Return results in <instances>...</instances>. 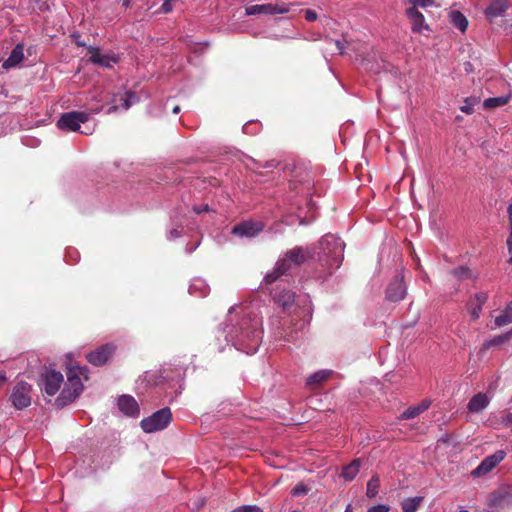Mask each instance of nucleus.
<instances>
[{
    "mask_svg": "<svg viewBox=\"0 0 512 512\" xmlns=\"http://www.w3.org/2000/svg\"><path fill=\"white\" fill-rule=\"evenodd\" d=\"M221 333L235 349L246 354L256 353L263 337L262 317L258 308L252 304L232 306Z\"/></svg>",
    "mask_w": 512,
    "mask_h": 512,
    "instance_id": "obj_1",
    "label": "nucleus"
},
{
    "mask_svg": "<svg viewBox=\"0 0 512 512\" xmlns=\"http://www.w3.org/2000/svg\"><path fill=\"white\" fill-rule=\"evenodd\" d=\"M344 248V242L333 234H326L319 241L318 260L329 274H332L342 264Z\"/></svg>",
    "mask_w": 512,
    "mask_h": 512,
    "instance_id": "obj_2",
    "label": "nucleus"
},
{
    "mask_svg": "<svg viewBox=\"0 0 512 512\" xmlns=\"http://www.w3.org/2000/svg\"><path fill=\"white\" fill-rule=\"evenodd\" d=\"M86 367L71 366L66 371L67 381L55 400L57 408L61 409L78 398L84 390L83 379L87 380Z\"/></svg>",
    "mask_w": 512,
    "mask_h": 512,
    "instance_id": "obj_3",
    "label": "nucleus"
},
{
    "mask_svg": "<svg viewBox=\"0 0 512 512\" xmlns=\"http://www.w3.org/2000/svg\"><path fill=\"white\" fill-rule=\"evenodd\" d=\"M309 255V250L304 249L303 247H295L291 250H288L282 257L277 260L273 270L265 275L264 282L266 284H272L276 282L292 267H298L303 264Z\"/></svg>",
    "mask_w": 512,
    "mask_h": 512,
    "instance_id": "obj_4",
    "label": "nucleus"
},
{
    "mask_svg": "<svg viewBox=\"0 0 512 512\" xmlns=\"http://www.w3.org/2000/svg\"><path fill=\"white\" fill-rule=\"evenodd\" d=\"M91 97L98 103H106L110 100V105L105 111L107 114H111L119 110L126 111L134 103L139 101V97L133 92L117 93L112 96H110V93L108 92H95Z\"/></svg>",
    "mask_w": 512,
    "mask_h": 512,
    "instance_id": "obj_5",
    "label": "nucleus"
},
{
    "mask_svg": "<svg viewBox=\"0 0 512 512\" xmlns=\"http://www.w3.org/2000/svg\"><path fill=\"white\" fill-rule=\"evenodd\" d=\"M183 377L184 370L180 366L163 368L159 371L147 372L145 374V380L149 385L158 386L167 383L169 388L178 387L180 391L183 389Z\"/></svg>",
    "mask_w": 512,
    "mask_h": 512,
    "instance_id": "obj_6",
    "label": "nucleus"
},
{
    "mask_svg": "<svg viewBox=\"0 0 512 512\" xmlns=\"http://www.w3.org/2000/svg\"><path fill=\"white\" fill-rule=\"evenodd\" d=\"M172 421V413L170 408L164 407L152 415L144 418L140 422V426L145 433H154L164 430Z\"/></svg>",
    "mask_w": 512,
    "mask_h": 512,
    "instance_id": "obj_7",
    "label": "nucleus"
},
{
    "mask_svg": "<svg viewBox=\"0 0 512 512\" xmlns=\"http://www.w3.org/2000/svg\"><path fill=\"white\" fill-rule=\"evenodd\" d=\"M63 381L64 377L60 371L46 368L40 375L39 386L45 394L54 396L59 391Z\"/></svg>",
    "mask_w": 512,
    "mask_h": 512,
    "instance_id": "obj_8",
    "label": "nucleus"
},
{
    "mask_svg": "<svg viewBox=\"0 0 512 512\" xmlns=\"http://www.w3.org/2000/svg\"><path fill=\"white\" fill-rule=\"evenodd\" d=\"M90 113L86 111H71L63 113L57 121V127L64 131H77L81 124L89 120Z\"/></svg>",
    "mask_w": 512,
    "mask_h": 512,
    "instance_id": "obj_9",
    "label": "nucleus"
},
{
    "mask_svg": "<svg viewBox=\"0 0 512 512\" xmlns=\"http://www.w3.org/2000/svg\"><path fill=\"white\" fill-rule=\"evenodd\" d=\"M31 385L27 382L20 381L18 382L10 395V401L12 405L18 409L22 410L28 407L31 404Z\"/></svg>",
    "mask_w": 512,
    "mask_h": 512,
    "instance_id": "obj_10",
    "label": "nucleus"
},
{
    "mask_svg": "<svg viewBox=\"0 0 512 512\" xmlns=\"http://www.w3.org/2000/svg\"><path fill=\"white\" fill-rule=\"evenodd\" d=\"M506 453L504 450H497L495 453L486 456L480 464L471 472L473 477H481L490 473L501 461Z\"/></svg>",
    "mask_w": 512,
    "mask_h": 512,
    "instance_id": "obj_11",
    "label": "nucleus"
},
{
    "mask_svg": "<svg viewBox=\"0 0 512 512\" xmlns=\"http://www.w3.org/2000/svg\"><path fill=\"white\" fill-rule=\"evenodd\" d=\"M290 4L281 2V3H267V4H256L251 5L246 8V13L248 15H257V14H267V15H275V14H286L290 11Z\"/></svg>",
    "mask_w": 512,
    "mask_h": 512,
    "instance_id": "obj_12",
    "label": "nucleus"
},
{
    "mask_svg": "<svg viewBox=\"0 0 512 512\" xmlns=\"http://www.w3.org/2000/svg\"><path fill=\"white\" fill-rule=\"evenodd\" d=\"M407 294V287L403 281V275L397 274L388 284L385 291V298L390 302H399Z\"/></svg>",
    "mask_w": 512,
    "mask_h": 512,
    "instance_id": "obj_13",
    "label": "nucleus"
},
{
    "mask_svg": "<svg viewBox=\"0 0 512 512\" xmlns=\"http://www.w3.org/2000/svg\"><path fill=\"white\" fill-rule=\"evenodd\" d=\"M264 229L262 222L244 221L232 228V234L239 237L253 238L256 237Z\"/></svg>",
    "mask_w": 512,
    "mask_h": 512,
    "instance_id": "obj_14",
    "label": "nucleus"
},
{
    "mask_svg": "<svg viewBox=\"0 0 512 512\" xmlns=\"http://www.w3.org/2000/svg\"><path fill=\"white\" fill-rule=\"evenodd\" d=\"M115 352V346L107 343L87 354L86 358L89 363L95 366L104 365Z\"/></svg>",
    "mask_w": 512,
    "mask_h": 512,
    "instance_id": "obj_15",
    "label": "nucleus"
},
{
    "mask_svg": "<svg viewBox=\"0 0 512 512\" xmlns=\"http://www.w3.org/2000/svg\"><path fill=\"white\" fill-rule=\"evenodd\" d=\"M512 499V494L506 491H494L487 497L486 505L489 512L503 509Z\"/></svg>",
    "mask_w": 512,
    "mask_h": 512,
    "instance_id": "obj_16",
    "label": "nucleus"
},
{
    "mask_svg": "<svg viewBox=\"0 0 512 512\" xmlns=\"http://www.w3.org/2000/svg\"><path fill=\"white\" fill-rule=\"evenodd\" d=\"M406 14L410 19L413 32L421 33L423 30H429V26L425 22L424 15L418 9H416V7L408 8L406 10Z\"/></svg>",
    "mask_w": 512,
    "mask_h": 512,
    "instance_id": "obj_17",
    "label": "nucleus"
},
{
    "mask_svg": "<svg viewBox=\"0 0 512 512\" xmlns=\"http://www.w3.org/2000/svg\"><path fill=\"white\" fill-rule=\"evenodd\" d=\"M89 61L93 64H109L110 62L118 63L121 61L119 54H101L98 48H88Z\"/></svg>",
    "mask_w": 512,
    "mask_h": 512,
    "instance_id": "obj_18",
    "label": "nucleus"
},
{
    "mask_svg": "<svg viewBox=\"0 0 512 512\" xmlns=\"http://www.w3.org/2000/svg\"><path fill=\"white\" fill-rule=\"evenodd\" d=\"M119 410L129 417L139 415V406L136 400L130 395H122L117 402Z\"/></svg>",
    "mask_w": 512,
    "mask_h": 512,
    "instance_id": "obj_19",
    "label": "nucleus"
},
{
    "mask_svg": "<svg viewBox=\"0 0 512 512\" xmlns=\"http://www.w3.org/2000/svg\"><path fill=\"white\" fill-rule=\"evenodd\" d=\"M510 4L508 0H494L486 8L485 14L489 22H493L495 18L503 16L508 10Z\"/></svg>",
    "mask_w": 512,
    "mask_h": 512,
    "instance_id": "obj_20",
    "label": "nucleus"
},
{
    "mask_svg": "<svg viewBox=\"0 0 512 512\" xmlns=\"http://www.w3.org/2000/svg\"><path fill=\"white\" fill-rule=\"evenodd\" d=\"M491 398L483 392L475 394L468 402L467 409L471 413H479L490 403Z\"/></svg>",
    "mask_w": 512,
    "mask_h": 512,
    "instance_id": "obj_21",
    "label": "nucleus"
},
{
    "mask_svg": "<svg viewBox=\"0 0 512 512\" xmlns=\"http://www.w3.org/2000/svg\"><path fill=\"white\" fill-rule=\"evenodd\" d=\"M189 293L195 297L203 298L210 293V287L205 279L196 277L192 279L189 285Z\"/></svg>",
    "mask_w": 512,
    "mask_h": 512,
    "instance_id": "obj_22",
    "label": "nucleus"
},
{
    "mask_svg": "<svg viewBox=\"0 0 512 512\" xmlns=\"http://www.w3.org/2000/svg\"><path fill=\"white\" fill-rule=\"evenodd\" d=\"M450 23L461 32H465L468 27V20L463 13L453 10L449 13Z\"/></svg>",
    "mask_w": 512,
    "mask_h": 512,
    "instance_id": "obj_23",
    "label": "nucleus"
},
{
    "mask_svg": "<svg viewBox=\"0 0 512 512\" xmlns=\"http://www.w3.org/2000/svg\"><path fill=\"white\" fill-rule=\"evenodd\" d=\"M450 274L455 277L458 281H464L467 279L476 280L477 274H474L468 266H459L450 271Z\"/></svg>",
    "mask_w": 512,
    "mask_h": 512,
    "instance_id": "obj_24",
    "label": "nucleus"
},
{
    "mask_svg": "<svg viewBox=\"0 0 512 512\" xmlns=\"http://www.w3.org/2000/svg\"><path fill=\"white\" fill-rule=\"evenodd\" d=\"M276 302L280 305L284 310L289 309L295 302V293L290 290L281 291L277 297Z\"/></svg>",
    "mask_w": 512,
    "mask_h": 512,
    "instance_id": "obj_25",
    "label": "nucleus"
},
{
    "mask_svg": "<svg viewBox=\"0 0 512 512\" xmlns=\"http://www.w3.org/2000/svg\"><path fill=\"white\" fill-rule=\"evenodd\" d=\"M326 42L333 45L334 49H327L330 54H338V55H344L347 45L349 44L347 38L345 35L342 36V39L333 40L331 38H326Z\"/></svg>",
    "mask_w": 512,
    "mask_h": 512,
    "instance_id": "obj_26",
    "label": "nucleus"
},
{
    "mask_svg": "<svg viewBox=\"0 0 512 512\" xmlns=\"http://www.w3.org/2000/svg\"><path fill=\"white\" fill-rule=\"evenodd\" d=\"M360 464V460L355 459L350 464L346 465L342 470V477L347 481L353 480L359 473Z\"/></svg>",
    "mask_w": 512,
    "mask_h": 512,
    "instance_id": "obj_27",
    "label": "nucleus"
},
{
    "mask_svg": "<svg viewBox=\"0 0 512 512\" xmlns=\"http://www.w3.org/2000/svg\"><path fill=\"white\" fill-rule=\"evenodd\" d=\"M331 374H332L331 370H327V369L318 370L315 373L311 374L307 378L306 383L309 386L321 384V383L325 382L330 377Z\"/></svg>",
    "mask_w": 512,
    "mask_h": 512,
    "instance_id": "obj_28",
    "label": "nucleus"
},
{
    "mask_svg": "<svg viewBox=\"0 0 512 512\" xmlns=\"http://www.w3.org/2000/svg\"><path fill=\"white\" fill-rule=\"evenodd\" d=\"M422 501V496H415L404 499L401 502L402 512H416Z\"/></svg>",
    "mask_w": 512,
    "mask_h": 512,
    "instance_id": "obj_29",
    "label": "nucleus"
},
{
    "mask_svg": "<svg viewBox=\"0 0 512 512\" xmlns=\"http://www.w3.org/2000/svg\"><path fill=\"white\" fill-rule=\"evenodd\" d=\"M510 100V95H502L498 97H490L484 100L483 106L486 109H493L496 107L504 106Z\"/></svg>",
    "mask_w": 512,
    "mask_h": 512,
    "instance_id": "obj_30",
    "label": "nucleus"
},
{
    "mask_svg": "<svg viewBox=\"0 0 512 512\" xmlns=\"http://www.w3.org/2000/svg\"><path fill=\"white\" fill-rule=\"evenodd\" d=\"M494 321L497 327L512 323V302L507 305V307L495 318Z\"/></svg>",
    "mask_w": 512,
    "mask_h": 512,
    "instance_id": "obj_31",
    "label": "nucleus"
},
{
    "mask_svg": "<svg viewBox=\"0 0 512 512\" xmlns=\"http://www.w3.org/2000/svg\"><path fill=\"white\" fill-rule=\"evenodd\" d=\"M24 59V46L18 44L12 50L9 58L3 64H21Z\"/></svg>",
    "mask_w": 512,
    "mask_h": 512,
    "instance_id": "obj_32",
    "label": "nucleus"
},
{
    "mask_svg": "<svg viewBox=\"0 0 512 512\" xmlns=\"http://www.w3.org/2000/svg\"><path fill=\"white\" fill-rule=\"evenodd\" d=\"M379 490V477L373 476L367 483L366 495L368 498H374Z\"/></svg>",
    "mask_w": 512,
    "mask_h": 512,
    "instance_id": "obj_33",
    "label": "nucleus"
},
{
    "mask_svg": "<svg viewBox=\"0 0 512 512\" xmlns=\"http://www.w3.org/2000/svg\"><path fill=\"white\" fill-rule=\"evenodd\" d=\"M477 103L476 98L467 97L464 100V105L460 107V110L465 114H472L474 112V105Z\"/></svg>",
    "mask_w": 512,
    "mask_h": 512,
    "instance_id": "obj_34",
    "label": "nucleus"
},
{
    "mask_svg": "<svg viewBox=\"0 0 512 512\" xmlns=\"http://www.w3.org/2000/svg\"><path fill=\"white\" fill-rule=\"evenodd\" d=\"M80 258L79 252L74 248H68L65 252V261L69 264L76 263Z\"/></svg>",
    "mask_w": 512,
    "mask_h": 512,
    "instance_id": "obj_35",
    "label": "nucleus"
},
{
    "mask_svg": "<svg viewBox=\"0 0 512 512\" xmlns=\"http://www.w3.org/2000/svg\"><path fill=\"white\" fill-rule=\"evenodd\" d=\"M421 414L419 408L415 405V406H410L409 408H407L402 414H401V418L402 419H413L417 416H419Z\"/></svg>",
    "mask_w": 512,
    "mask_h": 512,
    "instance_id": "obj_36",
    "label": "nucleus"
},
{
    "mask_svg": "<svg viewBox=\"0 0 512 512\" xmlns=\"http://www.w3.org/2000/svg\"><path fill=\"white\" fill-rule=\"evenodd\" d=\"M308 493V488L303 483H298L291 490V495L294 497L306 495Z\"/></svg>",
    "mask_w": 512,
    "mask_h": 512,
    "instance_id": "obj_37",
    "label": "nucleus"
},
{
    "mask_svg": "<svg viewBox=\"0 0 512 512\" xmlns=\"http://www.w3.org/2000/svg\"><path fill=\"white\" fill-rule=\"evenodd\" d=\"M412 4V7L418 8H427L433 6L435 4V0H409Z\"/></svg>",
    "mask_w": 512,
    "mask_h": 512,
    "instance_id": "obj_38",
    "label": "nucleus"
},
{
    "mask_svg": "<svg viewBox=\"0 0 512 512\" xmlns=\"http://www.w3.org/2000/svg\"><path fill=\"white\" fill-rule=\"evenodd\" d=\"M242 130L245 134H256L259 131V124L249 121L243 125Z\"/></svg>",
    "mask_w": 512,
    "mask_h": 512,
    "instance_id": "obj_39",
    "label": "nucleus"
},
{
    "mask_svg": "<svg viewBox=\"0 0 512 512\" xmlns=\"http://www.w3.org/2000/svg\"><path fill=\"white\" fill-rule=\"evenodd\" d=\"M71 40L72 42L78 46V47H85V48H89L91 47L90 45L87 44V42H85L84 40L81 39V35L78 33V32H73L71 35Z\"/></svg>",
    "mask_w": 512,
    "mask_h": 512,
    "instance_id": "obj_40",
    "label": "nucleus"
},
{
    "mask_svg": "<svg viewBox=\"0 0 512 512\" xmlns=\"http://www.w3.org/2000/svg\"><path fill=\"white\" fill-rule=\"evenodd\" d=\"M487 299H488V294L487 293H485V292H478V293L475 294L473 302H474V304L483 307V305L485 304Z\"/></svg>",
    "mask_w": 512,
    "mask_h": 512,
    "instance_id": "obj_41",
    "label": "nucleus"
},
{
    "mask_svg": "<svg viewBox=\"0 0 512 512\" xmlns=\"http://www.w3.org/2000/svg\"><path fill=\"white\" fill-rule=\"evenodd\" d=\"M481 311V306L474 304V302L470 304V315L473 320H477L480 317Z\"/></svg>",
    "mask_w": 512,
    "mask_h": 512,
    "instance_id": "obj_42",
    "label": "nucleus"
},
{
    "mask_svg": "<svg viewBox=\"0 0 512 512\" xmlns=\"http://www.w3.org/2000/svg\"><path fill=\"white\" fill-rule=\"evenodd\" d=\"M8 121H9V116H7V115L0 116V137L2 135H5L8 132V125H7Z\"/></svg>",
    "mask_w": 512,
    "mask_h": 512,
    "instance_id": "obj_43",
    "label": "nucleus"
},
{
    "mask_svg": "<svg viewBox=\"0 0 512 512\" xmlns=\"http://www.w3.org/2000/svg\"><path fill=\"white\" fill-rule=\"evenodd\" d=\"M390 507L386 504H377L368 508L367 512H389Z\"/></svg>",
    "mask_w": 512,
    "mask_h": 512,
    "instance_id": "obj_44",
    "label": "nucleus"
},
{
    "mask_svg": "<svg viewBox=\"0 0 512 512\" xmlns=\"http://www.w3.org/2000/svg\"><path fill=\"white\" fill-rule=\"evenodd\" d=\"M304 15H305V19L309 22H314L318 18L317 13L311 9L304 10Z\"/></svg>",
    "mask_w": 512,
    "mask_h": 512,
    "instance_id": "obj_45",
    "label": "nucleus"
},
{
    "mask_svg": "<svg viewBox=\"0 0 512 512\" xmlns=\"http://www.w3.org/2000/svg\"><path fill=\"white\" fill-rule=\"evenodd\" d=\"M173 10L172 4L170 1L165 0L164 3L160 7V12L167 14L170 13Z\"/></svg>",
    "mask_w": 512,
    "mask_h": 512,
    "instance_id": "obj_46",
    "label": "nucleus"
},
{
    "mask_svg": "<svg viewBox=\"0 0 512 512\" xmlns=\"http://www.w3.org/2000/svg\"><path fill=\"white\" fill-rule=\"evenodd\" d=\"M181 236V231L177 228H173L169 231L167 238L168 240H174Z\"/></svg>",
    "mask_w": 512,
    "mask_h": 512,
    "instance_id": "obj_47",
    "label": "nucleus"
},
{
    "mask_svg": "<svg viewBox=\"0 0 512 512\" xmlns=\"http://www.w3.org/2000/svg\"><path fill=\"white\" fill-rule=\"evenodd\" d=\"M501 423L506 426H512V413H507L502 417Z\"/></svg>",
    "mask_w": 512,
    "mask_h": 512,
    "instance_id": "obj_48",
    "label": "nucleus"
},
{
    "mask_svg": "<svg viewBox=\"0 0 512 512\" xmlns=\"http://www.w3.org/2000/svg\"><path fill=\"white\" fill-rule=\"evenodd\" d=\"M431 401L428 399L423 400L420 404L416 405L420 412L423 413L430 407Z\"/></svg>",
    "mask_w": 512,
    "mask_h": 512,
    "instance_id": "obj_49",
    "label": "nucleus"
},
{
    "mask_svg": "<svg viewBox=\"0 0 512 512\" xmlns=\"http://www.w3.org/2000/svg\"><path fill=\"white\" fill-rule=\"evenodd\" d=\"M310 300H309V297L307 296L306 299H305V304L303 306V313L306 314V315H311V306H310Z\"/></svg>",
    "mask_w": 512,
    "mask_h": 512,
    "instance_id": "obj_50",
    "label": "nucleus"
},
{
    "mask_svg": "<svg viewBox=\"0 0 512 512\" xmlns=\"http://www.w3.org/2000/svg\"><path fill=\"white\" fill-rule=\"evenodd\" d=\"M209 210V206L207 204L205 205H201V206H194L193 207V211L196 213V214H200L204 211H208Z\"/></svg>",
    "mask_w": 512,
    "mask_h": 512,
    "instance_id": "obj_51",
    "label": "nucleus"
},
{
    "mask_svg": "<svg viewBox=\"0 0 512 512\" xmlns=\"http://www.w3.org/2000/svg\"><path fill=\"white\" fill-rule=\"evenodd\" d=\"M198 246H199V242H198V243H196L195 245H192V246L187 245V246H186V252H187L188 254H191L193 251H195V250H196V248H197Z\"/></svg>",
    "mask_w": 512,
    "mask_h": 512,
    "instance_id": "obj_52",
    "label": "nucleus"
},
{
    "mask_svg": "<svg viewBox=\"0 0 512 512\" xmlns=\"http://www.w3.org/2000/svg\"><path fill=\"white\" fill-rule=\"evenodd\" d=\"M103 109H104V105L89 108L91 113H98V112L102 111Z\"/></svg>",
    "mask_w": 512,
    "mask_h": 512,
    "instance_id": "obj_53",
    "label": "nucleus"
},
{
    "mask_svg": "<svg viewBox=\"0 0 512 512\" xmlns=\"http://www.w3.org/2000/svg\"><path fill=\"white\" fill-rule=\"evenodd\" d=\"M277 166V162L275 160L266 162V164L263 166L265 168H274Z\"/></svg>",
    "mask_w": 512,
    "mask_h": 512,
    "instance_id": "obj_54",
    "label": "nucleus"
},
{
    "mask_svg": "<svg viewBox=\"0 0 512 512\" xmlns=\"http://www.w3.org/2000/svg\"><path fill=\"white\" fill-rule=\"evenodd\" d=\"M7 380L6 373L4 371H0V386L4 384Z\"/></svg>",
    "mask_w": 512,
    "mask_h": 512,
    "instance_id": "obj_55",
    "label": "nucleus"
},
{
    "mask_svg": "<svg viewBox=\"0 0 512 512\" xmlns=\"http://www.w3.org/2000/svg\"><path fill=\"white\" fill-rule=\"evenodd\" d=\"M506 244H507L508 252L512 256V239L511 238H507Z\"/></svg>",
    "mask_w": 512,
    "mask_h": 512,
    "instance_id": "obj_56",
    "label": "nucleus"
},
{
    "mask_svg": "<svg viewBox=\"0 0 512 512\" xmlns=\"http://www.w3.org/2000/svg\"><path fill=\"white\" fill-rule=\"evenodd\" d=\"M509 222H512V204H510L507 208Z\"/></svg>",
    "mask_w": 512,
    "mask_h": 512,
    "instance_id": "obj_57",
    "label": "nucleus"
},
{
    "mask_svg": "<svg viewBox=\"0 0 512 512\" xmlns=\"http://www.w3.org/2000/svg\"><path fill=\"white\" fill-rule=\"evenodd\" d=\"M172 112L174 114H178L180 112V106H178V105L174 106L173 109H172Z\"/></svg>",
    "mask_w": 512,
    "mask_h": 512,
    "instance_id": "obj_58",
    "label": "nucleus"
},
{
    "mask_svg": "<svg viewBox=\"0 0 512 512\" xmlns=\"http://www.w3.org/2000/svg\"><path fill=\"white\" fill-rule=\"evenodd\" d=\"M500 341H501V338H500V337L495 338V339H493V340L491 341V343H490L489 345H491V344H497V343H500Z\"/></svg>",
    "mask_w": 512,
    "mask_h": 512,
    "instance_id": "obj_59",
    "label": "nucleus"
},
{
    "mask_svg": "<svg viewBox=\"0 0 512 512\" xmlns=\"http://www.w3.org/2000/svg\"><path fill=\"white\" fill-rule=\"evenodd\" d=\"M508 238L512 239V222H510V234H509Z\"/></svg>",
    "mask_w": 512,
    "mask_h": 512,
    "instance_id": "obj_60",
    "label": "nucleus"
},
{
    "mask_svg": "<svg viewBox=\"0 0 512 512\" xmlns=\"http://www.w3.org/2000/svg\"><path fill=\"white\" fill-rule=\"evenodd\" d=\"M345 512H352V510H351V505H348V506L346 507Z\"/></svg>",
    "mask_w": 512,
    "mask_h": 512,
    "instance_id": "obj_61",
    "label": "nucleus"
},
{
    "mask_svg": "<svg viewBox=\"0 0 512 512\" xmlns=\"http://www.w3.org/2000/svg\"><path fill=\"white\" fill-rule=\"evenodd\" d=\"M123 4L124 5H128L129 4V0H123Z\"/></svg>",
    "mask_w": 512,
    "mask_h": 512,
    "instance_id": "obj_62",
    "label": "nucleus"
},
{
    "mask_svg": "<svg viewBox=\"0 0 512 512\" xmlns=\"http://www.w3.org/2000/svg\"><path fill=\"white\" fill-rule=\"evenodd\" d=\"M459 512H470V511H468L466 509H461V510H459Z\"/></svg>",
    "mask_w": 512,
    "mask_h": 512,
    "instance_id": "obj_63",
    "label": "nucleus"
},
{
    "mask_svg": "<svg viewBox=\"0 0 512 512\" xmlns=\"http://www.w3.org/2000/svg\"><path fill=\"white\" fill-rule=\"evenodd\" d=\"M508 262L512 264V256L509 258Z\"/></svg>",
    "mask_w": 512,
    "mask_h": 512,
    "instance_id": "obj_64",
    "label": "nucleus"
}]
</instances>
